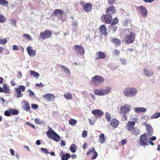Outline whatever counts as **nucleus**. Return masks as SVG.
Returning a JSON list of instances; mask_svg holds the SVG:
<instances>
[{"instance_id":"f257e3e1","label":"nucleus","mask_w":160,"mask_h":160,"mask_svg":"<svg viewBox=\"0 0 160 160\" xmlns=\"http://www.w3.org/2000/svg\"><path fill=\"white\" fill-rule=\"evenodd\" d=\"M137 93V90L133 87H128L125 88L123 91V94L127 97H134Z\"/></svg>"},{"instance_id":"f03ea898","label":"nucleus","mask_w":160,"mask_h":160,"mask_svg":"<svg viewBox=\"0 0 160 160\" xmlns=\"http://www.w3.org/2000/svg\"><path fill=\"white\" fill-rule=\"evenodd\" d=\"M104 81V79L102 77L96 75L92 78L91 82L94 86H98L101 85Z\"/></svg>"},{"instance_id":"7ed1b4c3","label":"nucleus","mask_w":160,"mask_h":160,"mask_svg":"<svg viewBox=\"0 0 160 160\" xmlns=\"http://www.w3.org/2000/svg\"><path fill=\"white\" fill-rule=\"evenodd\" d=\"M49 130L46 133L49 138L53 139L56 142H58L60 139V136L54 132V130L51 128L49 127Z\"/></svg>"},{"instance_id":"20e7f679","label":"nucleus","mask_w":160,"mask_h":160,"mask_svg":"<svg viewBox=\"0 0 160 160\" xmlns=\"http://www.w3.org/2000/svg\"><path fill=\"white\" fill-rule=\"evenodd\" d=\"M149 138L148 137V133L141 135L139 139V144L141 146H148L149 145Z\"/></svg>"},{"instance_id":"39448f33","label":"nucleus","mask_w":160,"mask_h":160,"mask_svg":"<svg viewBox=\"0 0 160 160\" xmlns=\"http://www.w3.org/2000/svg\"><path fill=\"white\" fill-rule=\"evenodd\" d=\"M111 89V88L109 87L105 89H96L94 90V93L98 96H103L108 94Z\"/></svg>"},{"instance_id":"423d86ee","label":"nucleus","mask_w":160,"mask_h":160,"mask_svg":"<svg viewBox=\"0 0 160 160\" xmlns=\"http://www.w3.org/2000/svg\"><path fill=\"white\" fill-rule=\"evenodd\" d=\"M136 35L133 32H131L129 34L127 35L124 38V40L127 44L132 43L134 41Z\"/></svg>"},{"instance_id":"0eeeda50","label":"nucleus","mask_w":160,"mask_h":160,"mask_svg":"<svg viewBox=\"0 0 160 160\" xmlns=\"http://www.w3.org/2000/svg\"><path fill=\"white\" fill-rule=\"evenodd\" d=\"M52 34L51 31L49 30H47L40 33V37L38 39L40 40L42 39L44 40L49 38L51 36Z\"/></svg>"},{"instance_id":"6e6552de","label":"nucleus","mask_w":160,"mask_h":160,"mask_svg":"<svg viewBox=\"0 0 160 160\" xmlns=\"http://www.w3.org/2000/svg\"><path fill=\"white\" fill-rule=\"evenodd\" d=\"M25 90V88L23 85L19 86L18 88H16L15 90L17 94V97L19 98L22 97L23 94L21 93V92H24Z\"/></svg>"},{"instance_id":"1a4fd4ad","label":"nucleus","mask_w":160,"mask_h":160,"mask_svg":"<svg viewBox=\"0 0 160 160\" xmlns=\"http://www.w3.org/2000/svg\"><path fill=\"white\" fill-rule=\"evenodd\" d=\"M101 20L102 22H105L107 24H110L112 21V18L111 15L106 14L102 16Z\"/></svg>"},{"instance_id":"9d476101","label":"nucleus","mask_w":160,"mask_h":160,"mask_svg":"<svg viewBox=\"0 0 160 160\" xmlns=\"http://www.w3.org/2000/svg\"><path fill=\"white\" fill-rule=\"evenodd\" d=\"M139 12H140L142 15L143 17H147L148 15V11L146 8L143 6H140L137 8Z\"/></svg>"},{"instance_id":"9b49d317","label":"nucleus","mask_w":160,"mask_h":160,"mask_svg":"<svg viewBox=\"0 0 160 160\" xmlns=\"http://www.w3.org/2000/svg\"><path fill=\"white\" fill-rule=\"evenodd\" d=\"M64 11L60 9H57L54 10L52 14L56 16L58 19H61L63 18V15Z\"/></svg>"},{"instance_id":"f8f14e48","label":"nucleus","mask_w":160,"mask_h":160,"mask_svg":"<svg viewBox=\"0 0 160 160\" xmlns=\"http://www.w3.org/2000/svg\"><path fill=\"white\" fill-rule=\"evenodd\" d=\"M92 113L94 115L95 118H101L104 113L102 110L98 109L92 110Z\"/></svg>"},{"instance_id":"ddd939ff","label":"nucleus","mask_w":160,"mask_h":160,"mask_svg":"<svg viewBox=\"0 0 160 160\" xmlns=\"http://www.w3.org/2000/svg\"><path fill=\"white\" fill-rule=\"evenodd\" d=\"M130 109V106L127 104H125L124 105L120 107V110L121 113L125 114L129 112Z\"/></svg>"},{"instance_id":"4468645a","label":"nucleus","mask_w":160,"mask_h":160,"mask_svg":"<svg viewBox=\"0 0 160 160\" xmlns=\"http://www.w3.org/2000/svg\"><path fill=\"white\" fill-rule=\"evenodd\" d=\"M107 14H109L111 16L116 13V10L115 7L113 5H112L109 7L107 8L106 10Z\"/></svg>"},{"instance_id":"2eb2a0df","label":"nucleus","mask_w":160,"mask_h":160,"mask_svg":"<svg viewBox=\"0 0 160 160\" xmlns=\"http://www.w3.org/2000/svg\"><path fill=\"white\" fill-rule=\"evenodd\" d=\"M73 48L76 52L80 55H83L85 53L84 48L82 46L76 45L74 46Z\"/></svg>"},{"instance_id":"dca6fc26","label":"nucleus","mask_w":160,"mask_h":160,"mask_svg":"<svg viewBox=\"0 0 160 160\" xmlns=\"http://www.w3.org/2000/svg\"><path fill=\"white\" fill-rule=\"evenodd\" d=\"M43 97L45 99L47 102H50L53 101L55 98V95L51 93L46 94L43 95Z\"/></svg>"},{"instance_id":"f3484780","label":"nucleus","mask_w":160,"mask_h":160,"mask_svg":"<svg viewBox=\"0 0 160 160\" xmlns=\"http://www.w3.org/2000/svg\"><path fill=\"white\" fill-rule=\"evenodd\" d=\"M106 57L105 53L99 51L97 52L95 55V59L98 60L101 59H104Z\"/></svg>"},{"instance_id":"a211bd4d","label":"nucleus","mask_w":160,"mask_h":160,"mask_svg":"<svg viewBox=\"0 0 160 160\" xmlns=\"http://www.w3.org/2000/svg\"><path fill=\"white\" fill-rule=\"evenodd\" d=\"M135 125V122L129 121L127 122V124L126 126V128L128 131H131L134 128Z\"/></svg>"},{"instance_id":"6ab92c4d","label":"nucleus","mask_w":160,"mask_h":160,"mask_svg":"<svg viewBox=\"0 0 160 160\" xmlns=\"http://www.w3.org/2000/svg\"><path fill=\"white\" fill-rule=\"evenodd\" d=\"M26 50L28 54L30 56L34 57L36 55V50H34L32 49V48L30 46H28Z\"/></svg>"},{"instance_id":"aec40b11","label":"nucleus","mask_w":160,"mask_h":160,"mask_svg":"<svg viewBox=\"0 0 160 160\" xmlns=\"http://www.w3.org/2000/svg\"><path fill=\"white\" fill-rule=\"evenodd\" d=\"M119 122L116 118H112L110 121V125L112 127L117 128L119 125Z\"/></svg>"},{"instance_id":"412c9836","label":"nucleus","mask_w":160,"mask_h":160,"mask_svg":"<svg viewBox=\"0 0 160 160\" xmlns=\"http://www.w3.org/2000/svg\"><path fill=\"white\" fill-rule=\"evenodd\" d=\"M83 9L87 12H89L92 10V4L90 3H87L83 5Z\"/></svg>"},{"instance_id":"4be33fe9","label":"nucleus","mask_w":160,"mask_h":160,"mask_svg":"<svg viewBox=\"0 0 160 160\" xmlns=\"http://www.w3.org/2000/svg\"><path fill=\"white\" fill-rule=\"evenodd\" d=\"M99 30L100 33L106 36L108 34L107 29L105 25L103 24L101 25L99 28Z\"/></svg>"},{"instance_id":"5701e85b","label":"nucleus","mask_w":160,"mask_h":160,"mask_svg":"<svg viewBox=\"0 0 160 160\" xmlns=\"http://www.w3.org/2000/svg\"><path fill=\"white\" fill-rule=\"evenodd\" d=\"M134 110L136 112L139 113L146 112L147 111V109L143 107H138L134 108Z\"/></svg>"},{"instance_id":"b1692460","label":"nucleus","mask_w":160,"mask_h":160,"mask_svg":"<svg viewBox=\"0 0 160 160\" xmlns=\"http://www.w3.org/2000/svg\"><path fill=\"white\" fill-rule=\"evenodd\" d=\"M144 74L148 77L152 76L153 74V72L152 70H148L147 68H145L143 70Z\"/></svg>"},{"instance_id":"393cba45","label":"nucleus","mask_w":160,"mask_h":160,"mask_svg":"<svg viewBox=\"0 0 160 160\" xmlns=\"http://www.w3.org/2000/svg\"><path fill=\"white\" fill-rule=\"evenodd\" d=\"M111 42L117 46H120L121 44L120 40L117 38H113L112 39Z\"/></svg>"},{"instance_id":"a878e982","label":"nucleus","mask_w":160,"mask_h":160,"mask_svg":"<svg viewBox=\"0 0 160 160\" xmlns=\"http://www.w3.org/2000/svg\"><path fill=\"white\" fill-rule=\"evenodd\" d=\"M23 108L24 110L27 111H29L30 110L31 108L30 104L28 102H26L23 105Z\"/></svg>"},{"instance_id":"bb28decb","label":"nucleus","mask_w":160,"mask_h":160,"mask_svg":"<svg viewBox=\"0 0 160 160\" xmlns=\"http://www.w3.org/2000/svg\"><path fill=\"white\" fill-rule=\"evenodd\" d=\"M132 135L137 136L139 134L140 131L137 128H134L132 130Z\"/></svg>"},{"instance_id":"cd10ccee","label":"nucleus","mask_w":160,"mask_h":160,"mask_svg":"<svg viewBox=\"0 0 160 160\" xmlns=\"http://www.w3.org/2000/svg\"><path fill=\"white\" fill-rule=\"evenodd\" d=\"M3 90H4V93H10V89L9 87H8L7 85L5 83H4L3 84Z\"/></svg>"},{"instance_id":"c85d7f7f","label":"nucleus","mask_w":160,"mask_h":160,"mask_svg":"<svg viewBox=\"0 0 160 160\" xmlns=\"http://www.w3.org/2000/svg\"><path fill=\"white\" fill-rule=\"evenodd\" d=\"M59 67L64 71V72L66 73H67V74H70V72L69 69L66 67L65 66H64L62 65H59Z\"/></svg>"},{"instance_id":"c756f323","label":"nucleus","mask_w":160,"mask_h":160,"mask_svg":"<svg viewBox=\"0 0 160 160\" xmlns=\"http://www.w3.org/2000/svg\"><path fill=\"white\" fill-rule=\"evenodd\" d=\"M71 156L69 153L63 154L61 157V160H68V159L70 158Z\"/></svg>"},{"instance_id":"7c9ffc66","label":"nucleus","mask_w":160,"mask_h":160,"mask_svg":"<svg viewBox=\"0 0 160 160\" xmlns=\"http://www.w3.org/2000/svg\"><path fill=\"white\" fill-rule=\"evenodd\" d=\"M146 128L147 132L148 133V135H152L153 132V130L152 128L150 125H147Z\"/></svg>"},{"instance_id":"2f4dec72","label":"nucleus","mask_w":160,"mask_h":160,"mask_svg":"<svg viewBox=\"0 0 160 160\" xmlns=\"http://www.w3.org/2000/svg\"><path fill=\"white\" fill-rule=\"evenodd\" d=\"M99 141L101 143H103L105 141V138L103 133H102L100 135L99 139Z\"/></svg>"},{"instance_id":"473e14b6","label":"nucleus","mask_w":160,"mask_h":160,"mask_svg":"<svg viewBox=\"0 0 160 160\" xmlns=\"http://www.w3.org/2000/svg\"><path fill=\"white\" fill-rule=\"evenodd\" d=\"M64 96L65 98L71 100L72 98V95L70 92L65 93Z\"/></svg>"},{"instance_id":"72a5a7b5","label":"nucleus","mask_w":160,"mask_h":160,"mask_svg":"<svg viewBox=\"0 0 160 160\" xmlns=\"http://www.w3.org/2000/svg\"><path fill=\"white\" fill-rule=\"evenodd\" d=\"M11 114L13 115H17L19 113V111L16 109L12 108H10Z\"/></svg>"},{"instance_id":"f704fd0d","label":"nucleus","mask_w":160,"mask_h":160,"mask_svg":"<svg viewBox=\"0 0 160 160\" xmlns=\"http://www.w3.org/2000/svg\"><path fill=\"white\" fill-rule=\"evenodd\" d=\"M70 150L72 152L74 153L76 152L77 150V147L74 144H72L71 146H70Z\"/></svg>"},{"instance_id":"c9c22d12","label":"nucleus","mask_w":160,"mask_h":160,"mask_svg":"<svg viewBox=\"0 0 160 160\" xmlns=\"http://www.w3.org/2000/svg\"><path fill=\"white\" fill-rule=\"evenodd\" d=\"M8 4V1L6 0H0V5L4 6H7Z\"/></svg>"},{"instance_id":"e433bc0d","label":"nucleus","mask_w":160,"mask_h":160,"mask_svg":"<svg viewBox=\"0 0 160 160\" xmlns=\"http://www.w3.org/2000/svg\"><path fill=\"white\" fill-rule=\"evenodd\" d=\"M30 73L31 76H34L37 78H38L39 75V74L38 73L34 72V71L31 70L30 72Z\"/></svg>"},{"instance_id":"4c0bfd02","label":"nucleus","mask_w":160,"mask_h":160,"mask_svg":"<svg viewBox=\"0 0 160 160\" xmlns=\"http://www.w3.org/2000/svg\"><path fill=\"white\" fill-rule=\"evenodd\" d=\"M105 117L108 122H109L111 121V117L110 113L106 112L105 114Z\"/></svg>"},{"instance_id":"58836bf2","label":"nucleus","mask_w":160,"mask_h":160,"mask_svg":"<svg viewBox=\"0 0 160 160\" xmlns=\"http://www.w3.org/2000/svg\"><path fill=\"white\" fill-rule=\"evenodd\" d=\"M160 117V112H157L153 114L151 117L152 119L157 118Z\"/></svg>"},{"instance_id":"ea45409f","label":"nucleus","mask_w":160,"mask_h":160,"mask_svg":"<svg viewBox=\"0 0 160 160\" xmlns=\"http://www.w3.org/2000/svg\"><path fill=\"white\" fill-rule=\"evenodd\" d=\"M77 122V120L73 119H70L69 121V124L72 125H75L76 124Z\"/></svg>"},{"instance_id":"a19ab883","label":"nucleus","mask_w":160,"mask_h":160,"mask_svg":"<svg viewBox=\"0 0 160 160\" xmlns=\"http://www.w3.org/2000/svg\"><path fill=\"white\" fill-rule=\"evenodd\" d=\"M6 20V18L3 15L0 14V22L3 23Z\"/></svg>"},{"instance_id":"79ce46f5","label":"nucleus","mask_w":160,"mask_h":160,"mask_svg":"<svg viewBox=\"0 0 160 160\" xmlns=\"http://www.w3.org/2000/svg\"><path fill=\"white\" fill-rule=\"evenodd\" d=\"M110 28H111V29L112 30V31L113 32H116L118 29L117 27L116 26H115L114 25H111L110 26Z\"/></svg>"},{"instance_id":"37998d69","label":"nucleus","mask_w":160,"mask_h":160,"mask_svg":"<svg viewBox=\"0 0 160 160\" xmlns=\"http://www.w3.org/2000/svg\"><path fill=\"white\" fill-rule=\"evenodd\" d=\"M34 122L35 123L39 124H42L43 122V121L37 118L35 119Z\"/></svg>"},{"instance_id":"c03bdc74","label":"nucleus","mask_w":160,"mask_h":160,"mask_svg":"<svg viewBox=\"0 0 160 160\" xmlns=\"http://www.w3.org/2000/svg\"><path fill=\"white\" fill-rule=\"evenodd\" d=\"M9 20L11 24L13 25V26H16L17 21L15 19H9Z\"/></svg>"},{"instance_id":"a18cd8bd","label":"nucleus","mask_w":160,"mask_h":160,"mask_svg":"<svg viewBox=\"0 0 160 160\" xmlns=\"http://www.w3.org/2000/svg\"><path fill=\"white\" fill-rule=\"evenodd\" d=\"M23 37L26 38L27 39L29 40H32L31 37L28 34H24L23 35Z\"/></svg>"},{"instance_id":"49530a36","label":"nucleus","mask_w":160,"mask_h":160,"mask_svg":"<svg viewBox=\"0 0 160 160\" xmlns=\"http://www.w3.org/2000/svg\"><path fill=\"white\" fill-rule=\"evenodd\" d=\"M4 114L5 116L9 117L11 115L10 109L8 110H6L4 112Z\"/></svg>"},{"instance_id":"de8ad7c7","label":"nucleus","mask_w":160,"mask_h":160,"mask_svg":"<svg viewBox=\"0 0 160 160\" xmlns=\"http://www.w3.org/2000/svg\"><path fill=\"white\" fill-rule=\"evenodd\" d=\"M118 21V20L117 18H115L113 19V20L111 25H115V24H116L117 23Z\"/></svg>"},{"instance_id":"09e8293b","label":"nucleus","mask_w":160,"mask_h":160,"mask_svg":"<svg viewBox=\"0 0 160 160\" xmlns=\"http://www.w3.org/2000/svg\"><path fill=\"white\" fill-rule=\"evenodd\" d=\"M7 42V40L5 38L0 39V44H5Z\"/></svg>"},{"instance_id":"8fccbe9b","label":"nucleus","mask_w":160,"mask_h":160,"mask_svg":"<svg viewBox=\"0 0 160 160\" xmlns=\"http://www.w3.org/2000/svg\"><path fill=\"white\" fill-rule=\"evenodd\" d=\"M120 52L117 49H114L113 51V54L115 55H120Z\"/></svg>"},{"instance_id":"3c124183","label":"nucleus","mask_w":160,"mask_h":160,"mask_svg":"<svg viewBox=\"0 0 160 160\" xmlns=\"http://www.w3.org/2000/svg\"><path fill=\"white\" fill-rule=\"evenodd\" d=\"M41 150L42 151V152H44L46 153H47V154L49 153V152L48 149L47 148H41Z\"/></svg>"},{"instance_id":"603ef678","label":"nucleus","mask_w":160,"mask_h":160,"mask_svg":"<svg viewBox=\"0 0 160 160\" xmlns=\"http://www.w3.org/2000/svg\"><path fill=\"white\" fill-rule=\"evenodd\" d=\"M95 151H95V149L94 148H93L92 150H89L88 152H87L86 153V155L87 156H88L90 154V153L93 152H94Z\"/></svg>"},{"instance_id":"864d4df0","label":"nucleus","mask_w":160,"mask_h":160,"mask_svg":"<svg viewBox=\"0 0 160 160\" xmlns=\"http://www.w3.org/2000/svg\"><path fill=\"white\" fill-rule=\"evenodd\" d=\"M98 156V153L96 151H95L94 152L92 158V159H95Z\"/></svg>"},{"instance_id":"5fc2aeb1","label":"nucleus","mask_w":160,"mask_h":160,"mask_svg":"<svg viewBox=\"0 0 160 160\" xmlns=\"http://www.w3.org/2000/svg\"><path fill=\"white\" fill-rule=\"evenodd\" d=\"M19 49V47L18 46L16 45L13 46L12 49L13 50H18Z\"/></svg>"},{"instance_id":"6e6d98bb","label":"nucleus","mask_w":160,"mask_h":160,"mask_svg":"<svg viewBox=\"0 0 160 160\" xmlns=\"http://www.w3.org/2000/svg\"><path fill=\"white\" fill-rule=\"evenodd\" d=\"M87 135V132L86 131L84 130L82 133V137L85 138Z\"/></svg>"},{"instance_id":"4d7b16f0","label":"nucleus","mask_w":160,"mask_h":160,"mask_svg":"<svg viewBox=\"0 0 160 160\" xmlns=\"http://www.w3.org/2000/svg\"><path fill=\"white\" fill-rule=\"evenodd\" d=\"M29 93L28 95V96L29 97H32L34 95V93L31 90H29Z\"/></svg>"},{"instance_id":"13d9d810","label":"nucleus","mask_w":160,"mask_h":160,"mask_svg":"<svg viewBox=\"0 0 160 160\" xmlns=\"http://www.w3.org/2000/svg\"><path fill=\"white\" fill-rule=\"evenodd\" d=\"M120 61L122 64L125 65L126 64V61L125 59H120Z\"/></svg>"},{"instance_id":"bf43d9fd","label":"nucleus","mask_w":160,"mask_h":160,"mask_svg":"<svg viewBox=\"0 0 160 160\" xmlns=\"http://www.w3.org/2000/svg\"><path fill=\"white\" fill-rule=\"evenodd\" d=\"M116 0H108V2L110 5H112L114 3Z\"/></svg>"},{"instance_id":"052dcab7","label":"nucleus","mask_w":160,"mask_h":160,"mask_svg":"<svg viewBox=\"0 0 160 160\" xmlns=\"http://www.w3.org/2000/svg\"><path fill=\"white\" fill-rule=\"evenodd\" d=\"M88 121L90 124L91 125H93L94 124L95 122L94 121H92V120L90 118H88Z\"/></svg>"},{"instance_id":"680f3d73","label":"nucleus","mask_w":160,"mask_h":160,"mask_svg":"<svg viewBox=\"0 0 160 160\" xmlns=\"http://www.w3.org/2000/svg\"><path fill=\"white\" fill-rule=\"evenodd\" d=\"M31 107L33 109H36L38 107V106L37 104H33L32 105Z\"/></svg>"},{"instance_id":"e2e57ef3","label":"nucleus","mask_w":160,"mask_h":160,"mask_svg":"<svg viewBox=\"0 0 160 160\" xmlns=\"http://www.w3.org/2000/svg\"><path fill=\"white\" fill-rule=\"evenodd\" d=\"M127 142V141L126 139L122 140L121 142V145L122 146L124 145Z\"/></svg>"},{"instance_id":"0e129e2a","label":"nucleus","mask_w":160,"mask_h":160,"mask_svg":"<svg viewBox=\"0 0 160 160\" xmlns=\"http://www.w3.org/2000/svg\"><path fill=\"white\" fill-rule=\"evenodd\" d=\"M88 144L86 143H84L83 145L82 148L84 149H85L87 147Z\"/></svg>"},{"instance_id":"69168bd1","label":"nucleus","mask_w":160,"mask_h":160,"mask_svg":"<svg viewBox=\"0 0 160 160\" xmlns=\"http://www.w3.org/2000/svg\"><path fill=\"white\" fill-rule=\"evenodd\" d=\"M10 83L11 84V85L12 86H14L16 84L15 82L13 80H11L10 81Z\"/></svg>"},{"instance_id":"338daca9","label":"nucleus","mask_w":160,"mask_h":160,"mask_svg":"<svg viewBox=\"0 0 160 160\" xmlns=\"http://www.w3.org/2000/svg\"><path fill=\"white\" fill-rule=\"evenodd\" d=\"M10 153H11V154H12V155L13 156H14V151L12 149H10Z\"/></svg>"},{"instance_id":"774afa93","label":"nucleus","mask_w":160,"mask_h":160,"mask_svg":"<svg viewBox=\"0 0 160 160\" xmlns=\"http://www.w3.org/2000/svg\"><path fill=\"white\" fill-rule=\"evenodd\" d=\"M61 146H65V142L64 140H62V141L61 142Z\"/></svg>"}]
</instances>
